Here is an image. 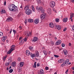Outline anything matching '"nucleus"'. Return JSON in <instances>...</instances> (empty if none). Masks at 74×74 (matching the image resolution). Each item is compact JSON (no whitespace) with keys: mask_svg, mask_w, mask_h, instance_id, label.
Here are the masks:
<instances>
[{"mask_svg":"<svg viewBox=\"0 0 74 74\" xmlns=\"http://www.w3.org/2000/svg\"><path fill=\"white\" fill-rule=\"evenodd\" d=\"M45 69L46 70H48L49 69V68H48V67H46Z\"/></svg>","mask_w":74,"mask_h":74,"instance_id":"37998d69","label":"nucleus"},{"mask_svg":"<svg viewBox=\"0 0 74 74\" xmlns=\"http://www.w3.org/2000/svg\"><path fill=\"white\" fill-rule=\"evenodd\" d=\"M69 46H71V44L70 43H69Z\"/></svg>","mask_w":74,"mask_h":74,"instance_id":"69168bd1","label":"nucleus"},{"mask_svg":"<svg viewBox=\"0 0 74 74\" xmlns=\"http://www.w3.org/2000/svg\"><path fill=\"white\" fill-rule=\"evenodd\" d=\"M8 62V63H7L5 64V66H8L10 64V63Z\"/></svg>","mask_w":74,"mask_h":74,"instance_id":"a19ab883","label":"nucleus"},{"mask_svg":"<svg viewBox=\"0 0 74 74\" xmlns=\"http://www.w3.org/2000/svg\"><path fill=\"white\" fill-rule=\"evenodd\" d=\"M30 6L29 5H27L25 6L24 8L25 10H29V8Z\"/></svg>","mask_w":74,"mask_h":74,"instance_id":"dca6fc26","label":"nucleus"},{"mask_svg":"<svg viewBox=\"0 0 74 74\" xmlns=\"http://www.w3.org/2000/svg\"><path fill=\"white\" fill-rule=\"evenodd\" d=\"M34 23H36L37 24L38 23H39V19H36L34 21Z\"/></svg>","mask_w":74,"mask_h":74,"instance_id":"ddd939ff","label":"nucleus"},{"mask_svg":"<svg viewBox=\"0 0 74 74\" xmlns=\"http://www.w3.org/2000/svg\"><path fill=\"white\" fill-rule=\"evenodd\" d=\"M66 29H67V28H65L63 30L64 32H65L66 30Z\"/></svg>","mask_w":74,"mask_h":74,"instance_id":"8fccbe9b","label":"nucleus"},{"mask_svg":"<svg viewBox=\"0 0 74 74\" xmlns=\"http://www.w3.org/2000/svg\"><path fill=\"white\" fill-rule=\"evenodd\" d=\"M3 35V33L1 32H0V37H2Z\"/></svg>","mask_w":74,"mask_h":74,"instance_id":"72a5a7b5","label":"nucleus"},{"mask_svg":"<svg viewBox=\"0 0 74 74\" xmlns=\"http://www.w3.org/2000/svg\"><path fill=\"white\" fill-rule=\"evenodd\" d=\"M12 31V29H11L10 30V34H11V33Z\"/></svg>","mask_w":74,"mask_h":74,"instance_id":"6e6d98bb","label":"nucleus"},{"mask_svg":"<svg viewBox=\"0 0 74 74\" xmlns=\"http://www.w3.org/2000/svg\"><path fill=\"white\" fill-rule=\"evenodd\" d=\"M50 7L51 8H53L55 5V2L53 1H51L49 3Z\"/></svg>","mask_w":74,"mask_h":74,"instance_id":"423d86ee","label":"nucleus"},{"mask_svg":"<svg viewBox=\"0 0 74 74\" xmlns=\"http://www.w3.org/2000/svg\"><path fill=\"white\" fill-rule=\"evenodd\" d=\"M24 41V40H21L19 42L20 45H22V44H23V43Z\"/></svg>","mask_w":74,"mask_h":74,"instance_id":"bb28decb","label":"nucleus"},{"mask_svg":"<svg viewBox=\"0 0 74 74\" xmlns=\"http://www.w3.org/2000/svg\"><path fill=\"white\" fill-rule=\"evenodd\" d=\"M13 32L14 33V34H15L16 33V30H15L14 29L13 30Z\"/></svg>","mask_w":74,"mask_h":74,"instance_id":"4c0bfd02","label":"nucleus"},{"mask_svg":"<svg viewBox=\"0 0 74 74\" xmlns=\"http://www.w3.org/2000/svg\"><path fill=\"white\" fill-rule=\"evenodd\" d=\"M30 53V51L27 50L26 51V54L28 56H29V55H30L31 54V53Z\"/></svg>","mask_w":74,"mask_h":74,"instance_id":"1a4fd4ad","label":"nucleus"},{"mask_svg":"<svg viewBox=\"0 0 74 74\" xmlns=\"http://www.w3.org/2000/svg\"><path fill=\"white\" fill-rule=\"evenodd\" d=\"M7 37L6 36H3L2 38V41H3V42H5V40L7 39Z\"/></svg>","mask_w":74,"mask_h":74,"instance_id":"6e6552de","label":"nucleus"},{"mask_svg":"<svg viewBox=\"0 0 74 74\" xmlns=\"http://www.w3.org/2000/svg\"><path fill=\"white\" fill-rule=\"evenodd\" d=\"M8 61L9 63L11 62H12V58L11 57H9L8 58Z\"/></svg>","mask_w":74,"mask_h":74,"instance_id":"a878e982","label":"nucleus"},{"mask_svg":"<svg viewBox=\"0 0 74 74\" xmlns=\"http://www.w3.org/2000/svg\"><path fill=\"white\" fill-rule=\"evenodd\" d=\"M68 20V19L67 18H65L63 19V21L64 22H66L67 20Z\"/></svg>","mask_w":74,"mask_h":74,"instance_id":"6ab92c4d","label":"nucleus"},{"mask_svg":"<svg viewBox=\"0 0 74 74\" xmlns=\"http://www.w3.org/2000/svg\"><path fill=\"white\" fill-rule=\"evenodd\" d=\"M40 74H44V71L42 69H41L40 71Z\"/></svg>","mask_w":74,"mask_h":74,"instance_id":"4be33fe9","label":"nucleus"},{"mask_svg":"<svg viewBox=\"0 0 74 74\" xmlns=\"http://www.w3.org/2000/svg\"><path fill=\"white\" fill-rule=\"evenodd\" d=\"M1 14H5L6 12L5 10H1Z\"/></svg>","mask_w":74,"mask_h":74,"instance_id":"393cba45","label":"nucleus"},{"mask_svg":"<svg viewBox=\"0 0 74 74\" xmlns=\"http://www.w3.org/2000/svg\"><path fill=\"white\" fill-rule=\"evenodd\" d=\"M70 18H73L74 17V13H71L70 15Z\"/></svg>","mask_w":74,"mask_h":74,"instance_id":"b1692460","label":"nucleus"},{"mask_svg":"<svg viewBox=\"0 0 74 74\" xmlns=\"http://www.w3.org/2000/svg\"><path fill=\"white\" fill-rule=\"evenodd\" d=\"M51 11V9L50 8L48 9V12H50Z\"/></svg>","mask_w":74,"mask_h":74,"instance_id":"c03bdc74","label":"nucleus"},{"mask_svg":"<svg viewBox=\"0 0 74 74\" xmlns=\"http://www.w3.org/2000/svg\"><path fill=\"white\" fill-rule=\"evenodd\" d=\"M15 47V45H12V47H11V49L7 53V54H8H8H10V53H11V52H12V51H14V50L15 49L14 48Z\"/></svg>","mask_w":74,"mask_h":74,"instance_id":"7ed1b4c3","label":"nucleus"},{"mask_svg":"<svg viewBox=\"0 0 74 74\" xmlns=\"http://www.w3.org/2000/svg\"><path fill=\"white\" fill-rule=\"evenodd\" d=\"M58 62L61 63H63L64 62V60L63 59H61L59 60L58 61Z\"/></svg>","mask_w":74,"mask_h":74,"instance_id":"a211bd4d","label":"nucleus"},{"mask_svg":"<svg viewBox=\"0 0 74 74\" xmlns=\"http://www.w3.org/2000/svg\"><path fill=\"white\" fill-rule=\"evenodd\" d=\"M71 2H72V3H74V0H71Z\"/></svg>","mask_w":74,"mask_h":74,"instance_id":"0e129e2a","label":"nucleus"},{"mask_svg":"<svg viewBox=\"0 0 74 74\" xmlns=\"http://www.w3.org/2000/svg\"><path fill=\"white\" fill-rule=\"evenodd\" d=\"M63 53L65 55H67L68 53L67 50L66 49L64 50H63Z\"/></svg>","mask_w":74,"mask_h":74,"instance_id":"0eeeda50","label":"nucleus"},{"mask_svg":"<svg viewBox=\"0 0 74 74\" xmlns=\"http://www.w3.org/2000/svg\"><path fill=\"white\" fill-rule=\"evenodd\" d=\"M29 49L30 50H31V51H32V49H33V47H29Z\"/></svg>","mask_w":74,"mask_h":74,"instance_id":"58836bf2","label":"nucleus"},{"mask_svg":"<svg viewBox=\"0 0 74 74\" xmlns=\"http://www.w3.org/2000/svg\"><path fill=\"white\" fill-rule=\"evenodd\" d=\"M36 63H37V62H35L34 63V65H36Z\"/></svg>","mask_w":74,"mask_h":74,"instance_id":"e2e57ef3","label":"nucleus"},{"mask_svg":"<svg viewBox=\"0 0 74 74\" xmlns=\"http://www.w3.org/2000/svg\"><path fill=\"white\" fill-rule=\"evenodd\" d=\"M56 22H59V18H56Z\"/></svg>","mask_w":74,"mask_h":74,"instance_id":"473e14b6","label":"nucleus"},{"mask_svg":"<svg viewBox=\"0 0 74 74\" xmlns=\"http://www.w3.org/2000/svg\"><path fill=\"white\" fill-rule=\"evenodd\" d=\"M20 67H22L24 65V64H23V62H21L20 63Z\"/></svg>","mask_w":74,"mask_h":74,"instance_id":"c85d7f7f","label":"nucleus"},{"mask_svg":"<svg viewBox=\"0 0 74 74\" xmlns=\"http://www.w3.org/2000/svg\"><path fill=\"white\" fill-rule=\"evenodd\" d=\"M7 56H6L3 58V60L4 61L5 60V59H6V58H7Z\"/></svg>","mask_w":74,"mask_h":74,"instance_id":"c9c22d12","label":"nucleus"},{"mask_svg":"<svg viewBox=\"0 0 74 74\" xmlns=\"http://www.w3.org/2000/svg\"><path fill=\"white\" fill-rule=\"evenodd\" d=\"M67 72H68V69L66 71L65 73H67Z\"/></svg>","mask_w":74,"mask_h":74,"instance_id":"338daca9","label":"nucleus"},{"mask_svg":"<svg viewBox=\"0 0 74 74\" xmlns=\"http://www.w3.org/2000/svg\"><path fill=\"white\" fill-rule=\"evenodd\" d=\"M31 55V57L32 58H35L36 56L35 54H32V53H31L30 55Z\"/></svg>","mask_w":74,"mask_h":74,"instance_id":"412c9836","label":"nucleus"},{"mask_svg":"<svg viewBox=\"0 0 74 74\" xmlns=\"http://www.w3.org/2000/svg\"><path fill=\"white\" fill-rule=\"evenodd\" d=\"M33 67H34V68H36V67H37V66L36 65H34V66H33Z\"/></svg>","mask_w":74,"mask_h":74,"instance_id":"5fc2aeb1","label":"nucleus"},{"mask_svg":"<svg viewBox=\"0 0 74 74\" xmlns=\"http://www.w3.org/2000/svg\"><path fill=\"white\" fill-rule=\"evenodd\" d=\"M45 55H47L48 53V52L47 51H45V50H44L43 51Z\"/></svg>","mask_w":74,"mask_h":74,"instance_id":"c756f323","label":"nucleus"},{"mask_svg":"<svg viewBox=\"0 0 74 74\" xmlns=\"http://www.w3.org/2000/svg\"><path fill=\"white\" fill-rule=\"evenodd\" d=\"M19 27L20 30H21L22 29V26H20Z\"/></svg>","mask_w":74,"mask_h":74,"instance_id":"13d9d810","label":"nucleus"},{"mask_svg":"<svg viewBox=\"0 0 74 74\" xmlns=\"http://www.w3.org/2000/svg\"><path fill=\"white\" fill-rule=\"evenodd\" d=\"M70 19H71V22H73V18H70Z\"/></svg>","mask_w":74,"mask_h":74,"instance_id":"864d4df0","label":"nucleus"},{"mask_svg":"<svg viewBox=\"0 0 74 74\" xmlns=\"http://www.w3.org/2000/svg\"><path fill=\"white\" fill-rule=\"evenodd\" d=\"M72 29L73 30H74V25L72 26Z\"/></svg>","mask_w":74,"mask_h":74,"instance_id":"680f3d73","label":"nucleus"},{"mask_svg":"<svg viewBox=\"0 0 74 74\" xmlns=\"http://www.w3.org/2000/svg\"><path fill=\"white\" fill-rule=\"evenodd\" d=\"M62 47H64V43H62Z\"/></svg>","mask_w":74,"mask_h":74,"instance_id":"49530a36","label":"nucleus"},{"mask_svg":"<svg viewBox=\"0 0 74 74\" xmlns=\"http://www.w3.org/2000/svg\"><path fill=\"white\" fill-rule=\"evenodd\" d=\"M56 29L58 30H60L61 29V27L59 25H56Z\"/></svg>","mask_w":74,"mask_h":74,"instance_id":"4468645a","label":"nucleus"},{"mask_svg":"<svg viewBox=\"0 0 74 74\" xmlns=\"http://www.w3.org/2000/svg\"><path fill=\"white\" fill-rule=\"evenodd\" d=\"M20 9H21V10H23V8H22V6L21 5L20 7Z\"/></svg>","mask_w":74,"mask_h":74,"instance_id":"09e8293b","label":"nucleus"},{"mask_svg":"<svg viewBox=\"0 0 74 74\" xmlns=\"http://www.w3.org/2000/svg\"><path fill=\"white\" fill-rule=\"evenodd\" d=\"M37 41V38L36 37H34L32 40V41H33V42H36V41Z\"/></svg>","mask_w":74,"mask_h":74,"instance_id":"9b49d317","label":"nucleus"},{"mask_svg":"<svg viewBox=\"0 0 74 74\" xmlns=\"http://www.w3.org/2000/svg\"><path fill=\"white\" fill-rule=\"evenodd\" d=\"M26 35L27 36H32V34H31V33L30 32H27L26 33Z\"/></svg>","mask_w":74,"mask_h":74,"instance_id":"2eb2a0df","label":"nucleus"},{"mask_svg":"<svg viewBox=\"0 0 74 74\" xmlns=\"http://www.w3.org/2000/svg\"><path fill=\"white\" fill-rule=\"evenodd\" d=\"M4 5H5L6 4V1H5L4 2Z\"/></svg>","mask_w":74,"mask_h":74,"instance_id":"052dcab7","label":"nucleus"},{"mask_svg":"<svg viewBox=\"0 0 74 74\" xmlns=\"http://www.w3.org/2000/svg\"><path fill=\"white\" fill-rule=\"evenodd\" d=\"M8 8L10 11H14L17 12L18 11V8L14 4H12L9 5Z\"/></svg>","mask_w":74,"mask_h":74,"instance_id":"f257e3e1","label":"nucleus"},{"mask_svg":"<svg viewBox=\"0 0 74 74\" xmlns=\"http://www.w3.org/2000/svg\"><path fill=\"white\" fill-rule=\"evenodd\" d=\"M37 67H39V66H40V63H38L37 64Z\"/></svg>","mask_w":74,"mask_h":74,"instance_id":"a18cd8bd","label":"nucleus"},{"mask_svg":"<svg viewBox=\"0 0 74 74\" xmlns=\"http://www.w3.org/2000/svg\"><path fill=\"white\" fill-rule=\"evenodd\" d=\"M49 26L51 28H53L54 27V25L53 24V23H50L49 24Z\"/></svg>","mask_w":74,"mask_h":74,"instance_id":"9d476101","label":"nucleus"},{"mask_svg":"<svg viewBox=\"0 0 74 74\" xmlns=\"http://www.w3.org/2000/svg\"><path fill=\"white\" fill-rule=\"evenodd\" d=\"M12 71H13V69H11L9 71V72L10 73H11Z\"/></svg>","mask_w":74,"mask_h":74,"instance_id":"e433bc0d","label":"nucleus"},{"mask_svg":"<svg viewBox=\"0 0 74 74\" xmlns=\"http://www.w3.org/2000/svg\"><path fill=\"white\" fill-rule=\"evenodd\" d=\"M54 56L55 57V58H59V56L58 55H54Z\"/></svg>","mask_w":74,"mask_h":74,"instance_id":"ea45409f","label":"nucleus"},{"mask_svg":"<svg viewBox=\"0 0 74 74\" xmlns=\"http://www.w3.org/2000/svg\"><path fill=\"white\" fill-rule=\"evenodd\" d=\"M18 61H20L21 60V58H18Z\"/></svg>","mask_w":74,"mask_h":74,"instance_id":"4d7b16f0","label":"nucleus"},{"mask_svg":"<svg viewBox=\"0 0 74 74\" xmlns=\"http://www.w3.org/2000/svg\"><path fill=\"white\" fill-rule=\"evenodd\" d=\"M23 40L25 41H27V38H25V39H23Z\"/></svg>","mask_w":74,"mask_h":74,"instance_id":"79ce46f5","label":"nucleus"},{"mask_svg":"<svg viewBox=\"0 0 74 74\" xmlns=\"http://www.w3.org/2000/svg\"><path fill=\"white\" fill-rule=\"evenodd\" d=\"M12 20V18L10 17L8 18L7 19V21L8 22H10V21H11Z\"/></svg>","mask_w":74,"mask_h":74,"instance_id":"f3484780","label":"nucleus"},{"mask_svg":"<svg viewBox=\"0 0 74 74\" xmlns=\"http://www.w3.org/2000/svg\"><path fill=\"white\" fill-rule=\"evenodd\" d=\"M61 42H62V41L61 40H59L56 42V45H59L61 43Z\"/></svg>","mask_w":74,"mask_h":74,"instance_id":"f8f14e48","label":"nucleus"},{"mask_svg":"<svg viewBox=\"0 0 74 74\" xmlns=\"http://www.w3.org/2000/svg\"><path fill=\"white\" fill-rule=\"evenodd\" d=\"M32 10L34 12H35V9H34V6H32Z\"/></svg>","mask_w":74,"mask_h":74,"instance_id":"2f4dec72","label":"nucleus"},{"mask_svg":"<svg viewBox=\"0 0 74 74\" xmlns=\"http://www.w3.org/2000/svg\"><path fill=\"white\" fill-rule=\"evenodd\" d=\"M22 38V37H20L19 39V40H21Z\"/></svg>","mask_w":74,"mask_h":74,"instance_id":"bf43d9fd","label":"nucleus"},{"mask_svg":"<svg viewBox=\"0 0 74 74\" xmlns=\"http://www.w3.org/2000/svg\"><path fill=\"white\" fill-rule=\"evenodd\" d=\"M25 12L27 15H30L32 13V11L30 9H27Z\"/></svg>","mask_w":74,"mask_h":74,"instance_id":"39448f33","label":"nucleus"},{"mask_svg":"<svg viewBox=\"0 0 74 74\" xmlns=\"http://www.w3.org/2000/svg\"><path fill=\"white\" fill-rule=\"evenodd\" d=\"M33 22V20L32 19H28V22H30L31 23H32Z\"/></svg>","mask_w":74,"mask_h":74,"instance_id":"5701e85b","label":"nucleus"},{"mask_svg":"<svg viewBox=\"0 0 74 74\" xmlns=\"http://www.w3.org/2000/svg\"><path fill=\"white\" fill-rule=\"evenodd\" d=\"M69 60L68 59H67L65 61L64 60V62L61 65V67H64V66H66V64H67V63H69Z\"/></svg>","mask_w":74,"mask_h":74,"instance_id":"20e7f679","label":"nucleus"},{"mask_svg":"<svg viewBox=\"0 0 74 74\" xmlns=\"http://www.w3.org/2000/svg\"><path fill=\"white\" fill-rule=\"evenodd\" d=\"M12 65H13V67H15L16 66V63H15V62H14L12 63Z\"/></svg>","mask_w":74,"mask_h":74,"instance_id":"7c9ffc66","label":"nucleus"},{"mask_svg":"<svg viewBox=\"0 0 74 74\" xmlns=\"http://www.w3.org/2000/svg\"><path fill=\"white\" fill-rule=\"evenodd\" d=\"M72 69L73 70H74V67L72 68Z\"/></svg>","mask_w":74,"mask_h":74,"instance_id":"774afa93","label":"nucleus"},{"mask_svg":"<svg viewBox=\"0 0 74 74\" xmlns=\"http://www.w3.org/2000/svg\"><path fill=\"white\" fill-rule=\"evenodd\" d=\"M36 55L37 57H38V56H39V53H38V52H37L36 53Z\"/></svg>","mask_w":74,"mask_h":74,"instance_id":"f704fd0d","label":"nucleus"},{"mask_svg":"<svg viewBox=\"0 0 74 74\" xmlns=\"http://www.w3.org/2000/svg\"><path fill=\"white\" fill-rule=\"evenodd\" d=\"M51 44L52 45H54V43H53V42H51Z\"/></svg>","mask_w":74,"mask_h":74,"instance_id":"603ef678","label":"nucleus"},{"mask_svg":"<svg viewBox=\"0 0 74 74\" xmlns=\"http://www.w3.org/2000/svg\"><path fill=\"white\" fill-rule=\"evenodd\" d=\"M36 9L37 11H40L41 13L44 14L45 11L42 9V7H39L38 6H37L36 7Z\"/></svg>","mask_w":74,"mask_h":74,"instance_id":"f03ea898","label":"nucleus"},{"mask_svg":"<svg viewBox=\"0 0 74 74\" xmlns=\"http://www.w3.org/2000/svg\"><path fill=\"white\" fill-rule=\"evenodd\" d=\"M25 24H26V23H27V20H25Z\"/></svg>","mask_w":74,"mask_h":74,"instance_id":"3c124183","label":"nucleus"},{"mask_svg":"<svg viewBox=\"0 0 74 74\" xmlns=\"http://www.w3.org/2000/svg\"><path fill=\"white\" fill-rule=\"evenodd\" d=\"M36 2L38 4H40L41 3V0H36Z\"/></svg>","mask_w":74,"mask_h":74,"instance_id":"cd10ccee","label":"nucleus"},{"mask_svg":"<svg viewBox=\"0 0 74 74\" xmlns=\"http://www.w3.org/2000/svg\"><path fill=\"white\" fill-rule=\"evenodd\" d=\"M18 71L19 73H20V72H21V69H18Z\"/></svg>","mask_w":74,"mask_h":74,"instance_id":"de8ad7c7","label":"nucleus"},{"mask_svg":"<svg viewBox=\"0 0 74 74\" xmlns=\"http://www.w3.org/2000/svg\"><path fill=\"white\" fill-rule=\"evenodd\" d=\"M40 18H41V19H44L45 18V15L43 14H42L40 16Z\"/></svg>","mask_w":74,"mask_h":74,"instance_id":"aec40b11","label":"nucleus"}]
</instances>
